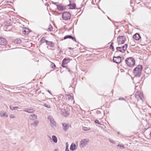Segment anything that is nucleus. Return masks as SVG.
Returning a JSON list of instances; mask_svg holds the SVG:
<instances>
[{
    "label": "nucleus",
    "instance_id": "nucleus-10",
    "mask_svg": "<svg viewBox=\"0 0 151 151\" xmlns=\"http://www.w3.org/2000/svg\"><path fill=\"white\" fill-rule=\"evenodd\" d=\"M135 97L138 100L140 99V100H142L143 98V94L140 92H136L135 95Z\"/></svg>",
    "mask_w": 151,
    "mask_h": 151
},
{
    "label": "nucleus",
    "instance_id": "nucleus-11",
    "mask_svg": "<svg viewBox=\"0 0 151 151\" xmlns=\"http://www.w3.org/2000/svg\"><path fill=\"white\" fill-rule=\"evenodd\" d=\"M113 60L114 62L117 64H119L121 62V58L120 56L116 57L114 56L113 58Z\"/></svg>",
    "mask_w": 151,
    "mask_h": 151
},
{
    "label": "nucleus",
    "instance_id": "nucleus-4",
    "mask_svg": "<svg viewBox=\"0 0 151 151\" xmlns=\"http://www.w3.org/2000/svg\"><path fill=\"white\" fill-rule=\"evenodd\" d=\"M71 14L68 12H64L62 13V18L64 20H69L70 18Z\"/></svg>",
    "mask_w": 151,
    "mask_h": 151
},
{
    "label": "nucleus",
    "instance_id": "nucleus-2",
    "mask_svg": "<svg viewBox=\"0 0 151 151\" xmlns=\"http://www.w3.org/2000/svg\"><path fill=\"white\" fill-rule=\"evenodd\" d=\"M125 62L127 65L130 67H132L135 65V60L132 57H129L127 58L125 60Z\"/></svg>",
    "mask_w": 151,
    "mask_h": 151
},
{
    "label": "nucleus",
    "instance_id": "nucleus-16",
    "mask_svg": "<svg viewBox=\"0 0 151 151\" xmlns=\"http://www.w3.org/2000/svg\"><path fill=\"white\" fill-rule=\"evenodd\" d=\"M67 38H70L71 39L73 40L76 42V38L73 37L71 35H67L65 36L64 38V39H66Z\"/></svg>",
    "mask_w": 151,
    "mask_h": 151
},
{
    "label": "nucleus",
    "instance_id": "nucleus-43",
    "mask_svg": "<svg viewBox=\"0 0 151 151\" xmlns=\"http://www.w3.org/2000/svg\"><path fill=\"white\" fill-rule=\"evenodd\" d=\"M65 151H69L68 148H66Z\"/></svg>",
    "mask_w": 151,
    "mask_h": 151
},
{
    "label": "nucleus",
    "instance_id": "nucleus-45",
    "mask_svg": "<svg viewBox=\"0 0 151 151\" xmlns=\"http://www.w3.org/2000/svg\"><path fill=\"white\" fill-rule=\"evenodd\" d=\"M53 3V4H54L55 5H57L56 4V3L53 2V3Z\"/></svg>",
    "mask_w": 151,
    "mask_h": 151
},
{
    "label": "nucleus",
    "instance_id": "nucleus-39",
    "mask_svg": "<svg viewBox=\"0 0 151 151\" xmlns=\"http://www.w3.org/2000/svg\"><path fill=\"white\" fill-rule=\"evenodd\" d=\"M113 44V42L111 43V45H110V49H114V47L113 45H112Z\"/></svg>",
    "mask_w": 151,
    "mask_h": 151
},
{
    "label": "nucleus",
    "instance_id": "nucleus-3",
    "mask_svg": "<svg viewBox=\"0 0 151 151\" xmlns=\"http://www.w3.org/2000/svg\"><path fill=\"white\" fill-rule=\"evenodd\" d=\"M65 99L66 100V101L65 102L63 100L62 101V103L64 105H66L67 103H69L70 102H72L73 99V97L70 94H65V98H64V99Z\"/></svg>",
    "mask_w": 151,
    "mask_h": 151
},
{
    "label": "nucleus",
    "instance_id": "nucleus-14",
    "mask_svg": "<svg viewBox=\"0 0 151 151\" xmlns=\"http://www.w3.org/2000/svg\"><path fill=\"white\" fill-rule=\"evenodd\" d=\"M0 116L1 117H4L5 118H7L8 116V115L6 112L4 111H1L0 112Z\"/></svg>",
    "mask_w": 151,
    "mask_h": 151
},
{
    "label": "nucleus",
    "instance_id": "nucleus-12",
    "mask_svg": "<svg viewBox=\"0 0 151 151\" xmlns=\"http://www.w3.org/2000/svg\"><path fill=\"white\" fill-rule=\"evenodd\" d=\"M7 43V41L6 39L2 37L0 38V45H4Z\"/></svg>",
    "mask_w": 151,
    "mask_h": 151
},
{
    "label": "nucleus",
    "instance_id": "nucleus-5",
    "mask_svg": "<svg viewBox=\"0 0 151 151\" xmlns=\"http://www.w3.org/2000/svg\"><path fill=\"white\" fill-rule=\"evenodd\" d=\"M117 40L118 44L119 45L123 44L126 40V37L124 36H119L117 37Z\"/></svg>",
    "mask_w": 151,
    "mask_h": 151
},
{
    "label": "nucleus",
    "instance_id": "nucleus-29",
    "mask_svg": "<svg viewBox=\"0 0 151 151\" xmlns=\"http://www.w3.org/2000/svg\"><path fill=\"white\" fill-rule=\"evenodd\" d=\"M117 148L119 147L120 149H122L124 148V146L123 145H120L119 144L117 145Z\"/></svg>",
    "mask_w": 151,
    "mask_h": 151
},
{
    "label": "nucleus",
    "instance_id": "nucleus-6",
    "mask_svg": "<svg viewBox=\"0 0 151 151\" xmlns=\"http://www.w3.org/2000/svg\"><path fill=\"white\" fill-rule=\"evenodd\" d=\"M47 118L48 120L50 121V124L51 127L53 128L55 127L56 126V123L53 117L51 116H48Z\"/></svg>",
    "mask_w": 151,
    "mask_h": 151
},
{
    "label": "nucleus",
    "instance_id": "nucleus-44",
    "mask_svg": "<svg viewBox=\"0 0 151 151\" xmlns=\"http://www.w3.org/2000/svg\"><path fill=\"white\" fill-rule=\"evenodd\" d=\"M54 151H58V149H56L54 150Z\"/></svg>",
    "mask_w": 151,
    "mask_h": 151
},
{
    "label": "nucleus",
    "instance_id": "nucleus-42",
    "mask_svg": "<svg viewBox=\"0 0 151 151\" xmlns=\"http://www.w3.org/2000/svg\"><path fill=\"white\" fill-rule=\"evenodd\" d=\"M66 148H68V144L67 142L66 143Z\"/></svg>",
    "mask_w": 151,
    "mask_h": 151
},
{
    "label": "nucleus",
    "instance_id": "nucleus-23",
    "mask_svg": "<svg viewBox=\"0 0 151 151\" xmlns=\"http://www.w3.org/2000/svg\"><path fill=\"white\" fill-rule=\"evenodd\" d=\"M70 9H75L76 6V5L75 4H70L68 5Z\"/></svg>",
    "mask_w": 151,
    "mask_h": 151
},
{
    "label": "nucleus",
    "instance_id": "nucleus-8",
    "mask_svg": "<svg viewBox=\"0 0 151 151\" xmlns=\"http://www.w3.org/2000/svg\"><path fill=\"white\" fill-rule=\"evenodd\" d=\"M127 47V44H125L122 47H116V49L119 51L124 53L126 50Z\"/></svg>",
    "mask_w": 151,
    "mask_h": 151
},
{
    "label": "nucleus",
    "instance_id": "nucleus-36",
    "mask_svg": "<svg viewBox=\"0 0 151 151\" xmlns=\"http://www.w3.org/2000/svg\"><path fill=\"white\" fill-rule=\"evenodd\" d=\"M44 106L45 107L47 108H50V106L49 104H44Z\"/></svg>",
    "mask_w": 151,
    "mask_h": 151
},
{
    "label": "nucleus",
    "instance_id": "nucleus-40",
    "mask_svg": "<svg viewBox=\"0 0 151 151\" xmlns=\"http://www.w3.org/2000/svg\"><path fill=\"white\" fill-rule=\"evenodd\" d=\"M65 63H63L62 62V66L63 68H65L66 67V66H65Z\"/></svg>",
    "mask_w": 151,
    "mask_h": 151
},
{
    "label": "nucleus",
    "instance_id": "nucleus-25",
    "mask_svg": "<svg viewBox=\"0 0 151 151\" xmlns=\"http://www.w3.org/2000/svg\"><path fill=\"white\" fill-rule=\"evenodd\" d=\"M46 44L47 45H49L51 47H53L54 46V44L52 42L47 41Z\"/></svg>",
    "mask_w": 151,
    "mask_h": 151
},
{
    "label": "nucleus",
    "instance_id": "nucleus-18",
    "mask_svg": "<svg viewBox=\"0 0 151 151\" xmlns=\"http://www.w3.org/2000/svg\"><path fill=\"white\" fill-rule=\"evenodd\" d=\"M23 111L28 113H33L35 111V110L33 109H28L25 108L24 109Z\"/></svg>",
    "mask_w": 151,
    "mask_h": 151
},
{
    "label": "nucleus",
    "instance_id": "nucleus-38",
    "mask_svg": "<svg viewBox=\"0 0 151 151\" xmlns=\"http://www.w3.org/2000/svg\"><path fill=\"white\" fill-rule=\"evenodd\" d=\"M9 116L11 118H14L15 117V116L14 114H10Z\"/></svg>",
    "mask_w": 151,
    "mask_h": 151
},
{
    "label": "nucleus",
    "instance_id": "nucleus-24",
    "mask_svg": "<svg viewBox=\"0 0 151 151\" xmlns=\"http://www.w3.org/2000/svg\"><path fill=\"white\" fill-rule=\"evenodd\" d=\"M14 42L16 44H20L21 42V40L19 38H17L14 40Z\"/></svg>",
    "mask_w": 151,
    "mask_h": 151
},
{
    "label": "nucleus",
    "instance_id": "nucleus-46",
    "mask_svg": "<svg viewBox=\"0 0 151 151\" xmlns=\"http://www.w3.org/2000/svg\"><path fill=\"white\" fill-rule=\"evenodd\" d=\"M47 91L50 93H50V91H49V90H48Z\"/></svg>",
    "mask_w": 151,
    "mask_h": 151
},
{
    "label": "nucleus",
    "instance_id": "nucleus-13",
    "mask_svg": "<svg viewBox=\"0 0 151 151\" xmlns=\"http://www.w3.org/2000/svg\"><path fill=\"white\" fill-rule=\"evenodd\" d=\"M61 113L65 117L67 116L69 114V112L65 109H62L61 110Z\"/></svg>",
    "mask_w": 151,
    "mask_h": 151
},
{
    "label": "nucleus",
    "instance_id": "nucleus-32",
    "mask_svg": "<svg viewBox=\"0 0 151 151\" xmlns=\"http://www.w3.org/2000/svg\"><path fill=\"white\" fill-rule=\"evenodd\" d=\"M130 44L132 46H134L135 45V42L134 40L131 41L130 42Z\"/></svg>",
    "mask_w": 151,
    "mask_h": 151
},
{
    "label": "nucleus",
    "instance_id": "nucleus-33",
    "mask_svg": "<svg viewBox=\"0 0 151 151\" xmlns=\"http://www.w3.org/2000/svg\"><path fill=\"white\" fill-rule=\"evenodd\" d=\"M83 129L84 130L86 131L90 129V127H83Z\"/></svg>",
    "mask_w": 151,
    "mask_h": 151
},
{
    "label": "nucleus",
    "instance_id": "nucleus-19",
    "mask_svg": "<svg viewBox=\"0 0 151 151\" xmlns=\"http://www.w3.org/2000/svg\"><path fill=\"white\" fill-rule=\"evenodd\" d=\"M29 118L30 119L32 120H34L35 119H37V116L36 114H33L30 115L29 116Z\"/></svg>",
    "mask_w": 151,
    "mask_h": 151
},
{
    "label": "nucleus",
    "instance_id": "nucleus-7",
    "mask_svg": "<svg viewBox=\"0 0 151 151\" xmlns=\"http://www.w3.org/2000/svg\"><path fill=\"white\" fill-rule=\"evenodd\" d=\"M89 142V140L88 139H83L80 142V146L81 148L84 147L87 145Z\"/></svg>",
    "mask_w": 151,
    "mask_h": 151
},
{
    "label": "nucleus",
    "instance_id": "nucleus-15",
    "mask_svg": "<svg viewBox=\"0 0 151 151\" xmlns=\"http://www.w3.org/2000/svg\"><path fill=\"white\" fill-rule=\"evenodd\" d=\"M141 38L139 34L138 33H136L133 36V38L136 40H138Z\"/></svg>",
    "mask_w": 151,
    "mask_h": 151
},
{
    "label": "nucleus",
    "instance_id": "nucleus-37",
    "mask_svg": "<svg viewBox=\"0 0 151 151\" xmlns=\"http://www.w3.org/2000/svg\"><path fill=\"white\" fill-rule=\"evenodd\" d=\"M95 123L99 124L100 125H101V123L98 120H96L94 121Z\"/></svg>",
    "mask_w": 151,
    "mask_h": 151
},
{
    "label": "nucleus",
    "instance_id": "nucleus-22",
    "mask_svg": "<svg viewBox=\"0 0 151 151\" xmlns=\"http://www.w3.org/2000/svg\"><path fill=\"white\" fill-rule=\"evenodd\" d=\"M57 9L60 11H62L65 9L64 7L63 6L59 5H56Z\"/></svg>",
    "mask_w": 151,
    "mask_h": 151
},
{
    "label": "nucleus",
    "instance_id": "nucleus-34",
    "mask_svg": "<svg viewBox=\"0 0 151 151\" xmlns=\"http://www.w3.org/2000/svg\"><path fill=\"white\" fill-rule=\"evenodd\" d=\"M50 67L51 68H55L56 66L55 65L54 63H51V64L50 65Z\"/></svg>",
    "mask_w": 151,
    "mask_h": 151
},
{
    "label": "nucleus",
    "instance_id": "nucleus-28",
    "mask_svg": "<svg viewBox=\"0 0 151 151\" xmlns=\"http://www.w3.org/2000/svg\"><path fill=\"white\" fill-rule=\"evenodd\" d=\"M52 140L55 143H56L57 142V139L55 135H53L52 136Z\"/></svg>",
    "mask_w": 151,
    "mask_h": 151
},
{
    "label": "nucleus",
    "instance_id": "nucleus-31",
    "mask_svg": "<svg viewBox=\"0 0 151 151\" xmlns=\"http://www.w3.org/2000/svg\"><path fill=\"white\" fill-rule=\"evenodd\" d=\"M47 40H46L45 39V38L44 37L42 38L40 40V42L41 43H43L44 42H45L46 43Z\"/></svg>",
    "mask_w": 151,
    "mask_h": 151
},
{
    "label": "nucleus",
    "instance_id": "nucleus-9",
    "mask_svg": "<svg viewBox=\"0 0 151 151\" xmlns=\"http://www.w3.org/2000/svg\"><path fill=\"white\" fill-rule=\"evenodd\" d=\"M62 125L63 129L65 131H67L69 127H71V125L69 123H62Z\"/></svg>",
    "mask_w": 151,
    "mask_h": 151
},
{
    "label": "nucleus",
    "instance_id": "nucleus-35",
    "mask_svg": "<svg viewBox=\"0 0 151 151\" xmlns=\"http://www.w3.org/2000/svg\"><path fill=\"white\" fill-rule=\"evenodd\" d=\"M109 140L111 143L113 144H115V142L113 140L109 138Z\"/></svg>",
    "mask_w": 151,
    "mask_h": 151
},
{
    "label": "nucleus",
    "instance_id": "nucleus-26",
    "mask_svg": "<svg viewBox=\"0 0 151 151\" xmlns=\"http://www.w3.org/2000/svg\"><path fill=\"white\" fill-rule=\"evenodd\" d=\"M70 61L69 58L66 59L64 58L62 61V63H65V64L68 63Z\"/></svg>",
    "mask_w": 151,
    "mask_h": 151
},
{
    "label": "nucleus",
    "instance_id": "nucleus-20",
    "mask_svg": "<svg viewBox=\"0 0 151 151\" xmlns=\"http://www.w3.org/2000/svg\"><path fill=\"white\" fill-rule=\"evenodd\" d=\"M76 145L72 143L70 146V150L72 151L75 150L76 149Z\"/></svg>",
    "mask_w": 151,
    "mask_h": 151
},
{
    "label": "nucleus",
    "instance_id": "nucleus-27",
    "mask_svg": "<svg viewBox=\"0 0 151 151\" xmlns=\"http://www.w3.org/2000/svg\"><path fill=\"white\" fill-rule=\"evenodd\" d=\"M52 29H53L52 27L50 24L48 26V27L47 28V31H52Z\"/></svg>",
    "mask_w": 151,
    "mask_h": 151
},
{
    "label": "nucleus",
    "instance_id": "nucleus-17",
    "mask_svg": "<svg viewBox=\"0 0 151 151\" xmlns=\"http://www.w3.org/2000/svg\"><path fill=\"white\" fill-rule=\"evenodd\" d=\"M22 32L25 35H28L29 32V29L27 28H25L22 29Z\"/></svg>",
    "mask_w": 151,
    "mask_h": 151
},
{
    "label": "nucleus",
    "instance_id": "nucleus-21",
    "mask_svg": "<svg viewBox=\"0 0 151 151\" xmlns=\"http://www.w3.org/2000/svg\"><path fill=\"white\" fill-rule=\"evenodd\" d=\"M39 121L38 120H35L33 123L31 124L33 126L35 127H36L38 126L39 124Z\"/></svg>",
    "mask_w": 151,
    "mask_h": 151
},
{
    "label": "nucleus",
    "instance_id": "nucleus-41",
    "mask_svg": "<svg viewBox=\"0 0 151 151\" xmlns=\"http://www.w3.org/2000/svg\"><path fill=\"white\" fill-rule=\"evenodd\" d=\"M118 100H124L125 101H126L123 98H119V99Z\"/></svg>",
    "mask_w": 151,
    "mask_h": 151
},
{
    "label": "nucleus",
    "instance_id": "nucleus-1",
    "mask_svg": "<svg viewBox=\"0 0 151 151\" xmlns=\"http://www.w3.org/2000/svg\"><path fill=\"white\" fill-rule=\"evenodd\" d=\"M142 68V65H139L134 70L133 73L135 76L139 77L140 76Z\"/></svg>",
    "mask_w": 151,
    "mask_h": 151
},
{
    "label": "nucleus",
    "instance_id": "nucleus-30",
    "mask_svg": "<svg viewBox=\"0 0 151 151\" xmlns=\"http://www.w3.org/2000/svg\"><path fill=\"white\" fill-rule=\"evenodd\" d=\"M10 108L12 110H16V109L17 110V109H20V108H19L18 107L16 106L15 107H12L11 106H10Z\"/></svg>",
    "mask_w": 151,
    "mask_h": 151
}]
</instances>
